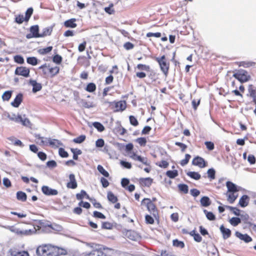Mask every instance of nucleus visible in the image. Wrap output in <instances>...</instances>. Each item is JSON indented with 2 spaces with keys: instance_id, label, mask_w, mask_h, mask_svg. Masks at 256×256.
Masks as SVG:
<instances>
[{
  "instance_id": "nucleus-1",
  "label": "nucleus",
  "mask_w": 256,
  "mask_h": 256,
  "mask_svg": "<svg viewBox=\"0 0 256 256\" xmlns=\"http://www.w3.org/2000/svg\"><path fill=\"white\" fill-rule=\"evenodd\" d=\"M54 248L50 244H45L44 246H40L37 248L36 254L39 256H45L52 255L56 256V255L52 254V250Z\"/></svg>"
},
{
  "instance_id": "nucleus-2",
  "label": "nucleus",
  "mask_w": 256,
  "mask_h": 256,
  "mask_svg": "<svg viewBox=\"0 0 256 256\" xmlns=\"http://www.w3.org/2000/svg\"><path fill=\"white\" fill-rule=\"evenodd\" d=\"M142 204H144L146 206L148 210L150 212L154 218L157 219L158 217V212L154 204L151 200L148 198H144L142 202Z\"/></svg>"
},
{
  "instance_id": "nucleus-3",
  "label": "nucleus",
  "mask_w": 256,
  "mask_h": 256,
  "mask_svg": "<svg viewBox=\"0 0 256 256\" xmlns=\"http://www.w3.org/2000/svg\"><path fill=\"white\" fill-rule=\"evenodd\" d=\"M156 61L158 63L160 70L166 76L169 70V62L166 60L165 56H162L160 58H156Z\"/></svg>"
},
{
  "instance_id": "nucleus-4",
  "label": "nucleus",
  "mask_w": 256,
  "mask_h": 256,
  "mask_svg": "<svg viewBox=\"0 0 256 256\" xmlns=\"http://www.w3.org/2000/svg\"><path fill=\"white\" fill-rule=\"evenodd\" d=\"M233 76L238 80L241 83L248 82L250 78V75L247 71L244 70H240L233 74Z\"/></svg>"
},
{
  "instance_id": "nucleus-5",
  "label": "nucleus",
  "mask_w": 256,
  "mask_h": 256,
  "mask_svg": "<svg viewBox=\"0 0 256 256\" xmlns=\"http://www.w3.org/2000/svg\"><path fill=\"white\" fill-rule=\"evenodd\" d=\"M39 27L38 25L32 26L30 28V33L26 35L28 39L32 38H40V34L38 33Z\"/></svg>"
},
{
  "instance_id": "nucleus-6",
  "label": "nucleus",
  "mask_w": 256,
  "mask_h": 256,
  "mask_svg": "<svg viewBox=\"0 0 256 256\" xmlns=\"http://www.w3.org/2000/svg\"><path fill=\"white\" fill-rule=\"evenodd\" d=\"M14 73L16 75L27 78L30 75V70L26 67L19 66L16 69Z\"/></svg>"
},
{
  "instance_id": "nucleus-7",
  "label": "nucleus",
  "mask_w": 256,
  "mask_h": 256,
  "mask_svg": "<svg viewBox=\"0 0 256 256\" xmlns=\"http://www.w3.org/2000/svg\"><path fill=\"white\" fill-rule=\"evenodd\" d=\"M42 191L46 196H56L58 194V192L56 190L52 189L46 186H42Z\"/></svg>"
},
{
  "instance_id": "nucleus-8",
  "label": "nucleus",
  "mask_w": 256,
  "mask_h": 256,
  "mask_svg": "<svg viewBox=\"0 0 256 256\" xmlns=\"http://www.w3.org/2000/svg\"><path fill=\"white\" fill-rule=\"evenodd\" d=\"M192 164L194 166H197L201 168H204L206 166L204 160L198 156L193 159Z\"/></svg>"
},
{
  "instance_id": "nucleus-9",
  "label": "nucleus",
  "mask_w": 256,
  "mask_h": 256,
  "mask_svg": "<svg viewBox=\"0 0 256 256\" xmlns=\"http://www.w3.org/2000/svg\"><path fill=\"white\" fill-rule=\"evenodd\" d=\"M70 182L67 183L66 186L69 188L75 189L77 188L78 184L74 174L69 175Z\"/></svg>"
},
{
  "instance_id": "nucleus-10",
  "label": "nucleus",
  "mask_w": 256,
  "mask_h": 256,
  "mask_svg": "<svg viewBox=\"0 0 256 256\" xmlns=\"http://www.w3.org/2000/svg\"><path fill=\"white\" fill-rule=\"evenodd\" d=\"M226 186L228 190V192L235 193L240 190V187L237 186L233 182L228 181L226 182Z\"/></svg>"
},
{
  "instance_id": "nucleus-11",
  "label": "nucleus",
  "mask_w": 256,
  "mask_h": 256,
  "mask_svg": "<svg viewBox=\"0 0 256 256\" xmlns=\"http://www.w3.org/2000/svg\"><path fill=\"white\" fill-rule=\"evenodd\" d=\"M236 236L239 238L240 240H244L246 242H249L252 241V238L247 234H242L238 232H236L235 233Z\"/></svg>"
},
{
  "instance_id": "nucleus-12",
  "label": "nucleus",
  "mask_w": 256,
  "mask_h": 256,
  "mask_svg": "<svg viewBox=\"0 0 256 256\" xmlns=\"http://www.w3.org/2000/svg\"><path fill=\"white\" fill-rule=\"evenodd\" d=\"M22 94L21 93L17 94L14 100L11 102V104L14 108H18L22 100Z\"/></svg>"
},
{
  "instance_id": "nucleus-13",
  "label": "nucleus",
  "mask_w": 256,
  "mask_h": 256,
  "mask_svg": "<svg viewBox=\"0 0 256 256\" xmlns=\"http://www.w3.org/2000/svg\"><path fill=\"white\" fill-rule=\"evenodd\" d=\"M30 84L32 86V92H36L42 88V84L38 83L36 80H30Z\"/></svg>"
},
{
  "instance_id": "nucleus-14",
  "label": "nucleus",
  "mask_w": 256,
  "mask_h": 256,
  "mask_svg": "<svg viewBox=\"0 0 256 256\" xmlns=\"http://www.w3.org/2000/svg\"><path fill=\"white\" fill-rule=\"evenodd\" d=\"M220 228L222 234L224 239H227L230 237L231 231L230 229L225 228L223 225H222Z\"/></svg>"
},
{
  "instance_id": "nucleus-15",
  "label": "nucleus",
  "mask_w": 256,
  "mask_h": 256,
  "mask_svg": "<svg viewBox=\"0 0 256 256\" xmlns=\"http://www.w3.org/2000/svg\"><path fill=\"white\" fill-rule=\"evenodd\" d=\"M48 76L52 78L56 75L60 71V68L58 66H56L54 67H52L50 65L49 68H48Z\"/></svg>"
},
{
  "instance_id": "nucleus-16",
  "label": "nucleus",
  "mask_w": 256,
  "mask_h": 256,
  "mask_svg": "<svg viewBox=\"0 0 256 256\" xmlns=\"http://www.w3.org/2000/svg\"><path fill=\"white\" fill-rule=\"evenodd\" d=\"M249 197L247 195H243L239 200V204L240 206L244 208L248 204Z\"/></svg>"
},
{
  "instance_id": "nucleus-17",
  "label": "nucleus",
  "mask_w": 256,
  "mask_h": 256,
  "mask_svg": "<svg viewBox=\"0 0 256 256\" xmlns=\"http://www.w3.org/2000/svg\"><path fill=\"white\" fill-rule=\"evenodd\" d=\"M140 182L144 186L149 187L152 182V179L150 178H140Z\"/></svg>"
},
{
  "instance_id": "nucleus-18",
  "label": "nucleus",
  "mask_w": 256,
  "mask_h": 256,
  "mask_svg": "<svg viewBox=\"0 0 256 256\" xmlns=\"http://www.w3.org/2000/svg\"><path fill=\"white\" fill-rule=\"evenodd\" d=\"M116 111L124 110L126 108V103L124 101H120L115 104Z\"/></svg>"
},
{
  "instance_id": "nucleus-19",
  "label": "nucleus",
  "mask_w": 256,
  "mask_h": 256,
  "mask_svg": "<svg viewBox=\"0 0 256 256\" xmlns=\"http://www.w3.org/2000/svg\"><path fill=\"white\" fill-rule=\"evenodd\" d=\"M52 31V28L51 26L44 28L42 32L40 34V38L50 35Z\"/></svg>"
},
{
  "instance_id": "nucleus-20",
  "label": "nucleus",
  "mask_w": 256,
  "mask_h": 256,
  "mask_svg": "<svg viewBox=\"0 0 256 256\" xmlns=\"http://www.w3.org/2000/svg\"><path fill=\"white\" fill-rule=\"evenodd\" d=\"M76 20L75 18H71L67 20L64 22V26L66 28H74L76 26V24L75 23Z\"/></svg>"
},
{
  "instance_id": "nucleus-21",
  "label": "nucleus",
  "mask_w": 256,
  "mask_h": 256,
  "mask_svg": "<svg viewBox=\"0 0 256 256\" xmlns=\"http://www.w3.org/2000/svg\"><path fill=\"white\" fill-rule=\"evenodd\" d=\"M132 158L136 160H138L142 162L145 165H148V160L146 158L142 157L141 156H138L136 154H134Z\"/></svg>"
},
{
  "instance_id": "nucleus-22",
  "label": "nucleus",
  "mask_w": 256,
  "mask_h": 256,
  "mask_svg": "<svg viewBox=\"0 0 256 256\" xmlns=\"http://www.w3.org/2000/svg\"><path fill=\"white\" fill-rule=\"evenodd\" d=\"M16 198L20 201L25 202L26 200L27 196L26 194L22 191H18L16 192Z\"/></svg>"
},
{
  "instance_id": "nucleus-23",
  "label": "nucleus",
  "mask_w": 256,
  "mask_h": 256,
  "mask_svg": "<svg viewBox=\"0 0 256 256\" xmlns=\"http://www.w3.org/2000/svg\"><path fill=\"white\" fill-rule=\"evenodd\" d=\"M200 202L201 205L204 207L209 206L211 204L210 198L206 196L202 197L200 199Z\"/></svg>"
},
{
  "instance_id": "nucleus-24",
  "label": "nucleus",
  "mask_w": 256,
  "mask_h": 256,
  "mask_svg": "<svg viewBox=\"0 0 256 256\" xmlns=\"http://www.w3.org/2000/svg\"><path fill=\"white\" fill-rule=\"evenodd\" d=\"M186 174L188 176L196 180H200L201 178L200 174L195 172H188L186 173Z\"/></svg>"
},
{
  "instance_id": "nucleus-25",
  "label": "nucleus",
  "mask_w": 256,
  "mask_h": 256,
  "mask_svg": "<svg viewBox=\"0 0 256 256\" xmlns=\"http://www.w3.org/2000/svg\"><path fill=\"white\" fill-rule=\"evenodd\" d=\"M227 196H228V200H227L228 201L230 204H232L236 200V198H238V194L236 195L235 193L229 192V194H227Z\"/></svg>"
},
{
  "instance_id": "nucleus-26",
  "label": "nucleus",
  "mask_w": 256,
  "mask_h": 256,
  "mask_svg": "<svg viewBox=\"0 0 256 256\" xmlns=\"http://www.w3.org/2000/svg\"><path fill=\"white\" fill-rule=\"evenodd\" d=\"M8 118L13 121H14L18 123L20 121L22 120V116L20 115L16 116L15 114H8Z\"/></svg>"
},
{
  "instance_id": "nucleus-27",
  "label": "nucleus",
  "mask_w": 256,
  "mask_h": 256,
  "mask_svg": "<svg viewBox=\"0 0 256 256\" xmlns=\"http://www.w3.org/2000/svg\"><path fill=\"white\" fill-rule=\"evenodd\" d=\"M36 138L37 140H40V145H47L48 144L49 138H45L42 136H40V135L36 136Z\"/></svg>"
},
{
  "instance_id": "nucleus-28",
  "label": "nucleus",
  "mask_w": 256,
  "mask_h": 256,
  "mask_svg": "<svg viewBox=\"0 0 256 256\" xmlns=\"http://www.w3.org/2000/svg\"><path fill=\"white\" fill-rule=\"evenodd\" d=\"M8 140L15 146H20V147L24 146V144H22V142L20 140H16L14 137H10L8 138Z\"/></svg>"
},
{
  "instance_id": "nucleus-29",
  "label": "nucleus",
  "mask_w": 256,
  "mask_h": 256,
  "mask_svg": "<svg viewBox=\"0 0 256 256\" xmlns=\"http://www.w3.org/2000/svg\"><path fill=\"white\" fill-rule=\"evenodd\" d=\"M229 222L232 226H236L241 222V220L238 217H233L230 220Z\"/></svg>"
},
{
  "instance_id": "nucleus-30",
  "label": "nucleus",
  "mask_w": 256,
  "mask_h": 256,
  "mask_svg": "<svg viewBox=\"0 0 256 256\" xmlns=\"http://www.w3.org/2000/svg\"><path fill=\"white\" fill-rule=\"evenodd\" d=\"M92 126L100 132H102L105 130L104 126L99 122H93Z\"/></svg>"
},
{
  "instance_id": "nucleus-31",
  "label": "nucleus",
  "mask_w": 256,
  "mask_h": 256,
  "mask_svg": "<svg viewBox=\"0 0 256 256\" xmlns=\"http://www.w3.org/2000/svg\"><path fill=\"white\" fill-rule=\"evenodd\" d=\"M11 255L12 256H30L28 253L26 251H12Z\"/></svg>"
},
{
  "instance_id": "nucleus-32",
  "label": "nucleus",
  "mask_w": 256,
  "mask_h": 256,
  "mask_svg": "<svg viewBox=\"0 0 256 256\" xmlns=\"http://www.w3.org/2000/svg\"><path fill=\"white\" fill-rule=\"evenodd\" d=\"M70 150L73 154V158L74 160H77L78 159V155L82 154V150L78 148H71Z\"/></svg>"
},
{
  "instance_id": "nucleus-33",
  "label": "nucleus",
  "mask_w": 256,
  "mask_h": 256,
  "mask_svg": "<svg viewBox=\"0 0 256 256\" xmlns=\"http://www.w3.org/2000/svg\"><path fill=\"white\" fill-rule=\"evenodd\" d=\"M109 201L112 203H115L118 201V198L115 196L114 194L110 192H108L107 195Z\"/></svg>"
},
{
  "instance_id": "nucleus-34",
  "label": "nucleus",
  "mask_w": 256,
  "mask_h": 256,
  "mask_svg": "<svg viewBox=\"0 0 256 256\" xmlns=\"http://www.w3.org/2000/svg\"><path fill=\"white\" fill-rule=\"evenodd\" d=\"M166 175L170 178H174L178 176L177 170H168L166 172Z\"/></svg>"
},
{
  "instance_id": "nucleus-35",
  "label": "nucleus",
  "mask_w": 256,
  "mask_h": 256,
  "mask_svg": "<svg viewBox=\"0 0 256 256\" xmlns=\"http://www.w3.org/2000/svg\"><path fill=\"white\" fill-rule=\"evenodd\" d=\"M98 171L102 174L104 176L108 178L109 176L108 172L104 170L102 166L101 165H98L97 167Z\"/></svg>"
},
{
  "instance_id": "nucleus-36",
  "label": "nucleus",
  "mask_w": 256,
  "mask_h": 256,
  "mask_svg": "<svg viewBox=\"0 0 256 256\" xmlns=\"http://www.w3.org/2000/svg\"><path fill=\"white\" fill-rule=\"evenodd\" d=\"M96 90V86L94 83L92 82L89 83L86 88V90L90 92H94Z\"/></svg>"
},
{
  "instance_id": "nucleus-37",
  "label": "nucleus",
  "mask_w": 256,
  "mask_h": 256,
  "mask_svg": "<svg viewBox=\"0 0 256 256\" xmlns=\"http://www.w3.org/2000/svg\"><path fill=\"white\" fill-rule=\"evenodd\" d=\"M50 64H45L40 66L39 67V69L42 70L43 74L45 76H48V68H49Z\"/></svg>"
},
{
  "instance_id": "nucleus-38",
  "label": "nucleus",
  "mask_w": 256,
  "mask_h": 256,
  "mask_svg": "<svg viewBox=\"0 0 256 256\" xmlns=\"http://www.w3.org/2000/svg\"><path fill=\"white\" fill-rule=\"evenodd\" d=\"M26 62L28 64L32 66H36L38 64V59L34 56L28 58Z\"/></svg>"
},
{
  "instance_id": "nucleus-39",
  "label": "nucleus",
  "mask_w": 256,
  "mask_h": 256,
  "mask_svg": "<svg viewBox=\"0 0 256 256\" xmlns=\"http://www.w3.org/2000/svg\"><path fill=\"white\" fill-rule=\"evenodd\" d=\"M204 212L206 214V217L208 220H214L216 219V216L212 212H208L206 210H204Z\"/></svg>"
},
{
  "instance_id": "nucleus-40",
  "label": "nucleus",
  "mask_w": 256,
  "mask_h": 256,
  "mask_svg": "<svg viewBox=\"0 0 256 256\" xmlns=\"http://www.w3.org/2000/svg\"><path fill=\"white\" fill-rule=\"evenodd\" d=\"M88 256H106L105 254L100 250H93L90 252Z\"/></svg>"
},
{
  "instance_id": "nucleus-41",
  "label": "nucleus",
  "mask_w": 256,
  "mask_h": 256,
  "mask_svg": "<svg viewBox=\"0 0 256 256\" xmlns=\"http://www.w3.org/2000/svg\"><path fill=\"white\" fill-rule=\"evenodd\" d=\"M86 138V136L85 135H80V136L74 138L72 141L76 144H81L85 140Z\"/></svg>"
},
{
  "instance_id": "nucleus-42",
  "label": "nucleus",
  "mask_w": 256,
  "mask_h": 256,
  "mask_svg": "<svg viewBox=\"0 0 256 256\" xmlns=\"http://www.w3.org/2000/svg\"><path fill=\"white\" fill-rule=\"evenodd\" d=\"M52 46H50L46 48H41L38 50V52L41 54H46L52 51Z\"/></svg>"
},
{
  "instance_id": "nucleus-43",
  "label": "nucleus",
  "mask_w": 256,
  "mask_h": 256,
  "mask_svg": "<svg viewBox=\"0 0 256 256\" xmlns=\"http://www.w3.org/2000/svg\"><path fill=\"white\" fill-rule=\"evenodd\" d=\"M172 244L173 246L176 247L183 248L184 246V242L182 241L178 240L177 239L173 240Z\"/></svg>"
},
{
  "instance_id": "nucleus-44",
  "label": "nucleus",
  "mask_w": 256,
  "mask_h": 256,
  "mask_svg": "<svg viewBox=\"0 0 256 256\" xmlns=\"http://www.w3.org/2000/svg\"><path fill=\"white\" fill-rule=\"evenodd\" d=\"M179 190L184 194H187L188 192V187L186 184H179L178 185Z\"/></svg>"
},
{
  "instance_id": "nucleus-45",
  "label": "nucleus",
  "mask_w": 256,
  "mask_h": 256,
  "mask_svg": "<svg viewBox=\"0 0 256 256\" xmlns=\"http://www.w3.org/2000/svg\"><path fill=\"white\" fill-rule=\"evenodd\" d=\"M33 12V9L32 8H28L26 12V16L24 17V20L26 22L28 21L32 14Z\"/></svg>"
},
{
  "instance_id": "nucleus-46",
  "label": "nucleus",
  "mask_w": 256,
  "mask_h": 256,
  "mask_svg": "<svg viewBox=\"0 0 256 256\" xmlns=\"http://www.w3.org/2000/svg\"><path fill=\"white\" fill-rule=\"evenodd\" d=\"M12 91H6L2 96V98L4 100H8L12 96Z\"/></svg>"
},
{
  "instance_id": "nucleus-47",
  "label": "nucleus",
  "mask_w": 256,
  "mask_h": 256,
  "mask_svg": "<svg viewBox=\"0 0 256 256\" xmlns=\"http://www.w3.org/2000/svg\"><path fill=\"white\" fill-rule=\"evenodd\" d=\"M248 92L250 94V96L252 97H256V90L254 88L253 86L250 84L248 86Z\"/></svg>"
},
{
  "instance_id": "nucleus-48",
  "label": "nucleus",
  "mask_w": 256,
  "mask_h": 256,
  "mask_svg": "<svg viewBox=\"0 0 256 256\" xmlns=\"http://www.w3.org/2000/svg\"><path fill=\"white\" fill-rule=\"evenodd\" d=\"M208 177L209 178H210V179H212V180H214L215 178V173H216V172H215V170L212 168H210L208 170Z\"/></svg>"
},
{
  "instance_id": "nucleus-49",
  "label": "nucleus",
  "mask_w": 256,
  "mask_h": 256,
  "mask_svg": "<svg viewBox=\"0 0 256 256\" xmlns=\"http://www.w3.org/2000/svg\"><path fill=\"white\" fill-rule=\"evenodd\" d=\"M191 158V156L189 154H186L185 155V158L184 160H182L180 162V164L182 166H184L186 165L189 162V160L190 158Z\"/></svg>"
},
{
  "instance_id": "nucleus-50",
  "label": "nucleus",
  "mask_w": 256,
  "mask_h": 256,
  "mask_svg": "<svg viewBox=\"0 0 256 256\" xmlns=\"http://www.w3.org/2000/svg\"><path fill=\"white\" fill-rule=\"evenodd\" d=\"M34 230H35V228H34V230H32L30 229V230H20L18 233H20L23 235H26V236L30 235L34 232H35Z\"/></svg>"
},
{
  "instance_id": "nucleus-51",
  "label": "nucleus",
  "mask_w": 256,
  "mask_h": 256,
  "mask_svg": "<svg viewBox=\"0 0 256 256\" xmlns=\"http://www.w3.org/2000/svg\"><path fill=\"white\" fill-rule=\"evenodd\" d=\"M86 195V192L84 190H82L80 192L76 194V198L78 200H82L84 196Z\"/></svg>"
},
{
  "instance_id": "nucleus-52",
  "label": "nucleus",
  "mask_w": 256,
  "mask_h": 256,
  "mask_svg": "<svg viewBox=\"0 0 256 256\" xmlns=\"http://www.w3.org/2000/svg\"><path fill=\"white\" fill-rule=\"evenodd\" d=\"M14 62L20 64H22L24 63V58L20 55H16L14 57Z\"/></svg>"
},
{
  "instance_id": "nucleus-53",
  "label": "nucleus",
  "mask_w": 256,
  "mask_h": 256,
  "mask_svg": "<svg viewBox=\"0 0 256 256\" xmlns=\"http://www.w3.org/2000/svg\"><path fill=\"white\" fill-rule=\"evenodd\" d=\"M52 61L56 64H60L62 61V57L58 54H56L53 57Z\"/></svg>"
},
{
  "instance_id": "nucleus-54",
  "label": "nucleus",
  "mask_w": 256,
  "mask_h": 256,
  "mask_svg": "<svg viewBox=\"0 0 256 256\" xmlns=\"http://www.w3.org/2000/svg\"><path fill=\"white\" fill-rule=\"evenodd\" d=\"M24 20V18L23 15H18L16 16L15 22L18 24H22Z\"/></svg>"
},
{
  "instance_id": "nucleus-55",
  "label": "nucleus",
  "mask_w": 256,
  "mask_h": 256,
  "mask_svg": "<svg viewBox=\"0 0 256 256\" xmlns=\"http://www.w3.org/2000/svg\"><path fill=\"white\" fill-rule=\"evenodd\" d=\"M18 123H21L23 126H30V121L29 120L26 118L22 116V120L20 121Z\"/></svg>"
},
{
  "instance_id": "nucleus-56",
  "label": "nucleus",
  "mask_w": 256,
  "mask_h": 256,
  "mask_svg": "<svg viewBox=\"0 0 256 256\" xmlns=\"http://www.w3.org/2000/svg\"><path fill=\"white\" fill-rule=\"evenodd\" d=\"M48 144L50 146H58V145L60 144V142H59V140L55 139L52 140L50 138H49Z\"/></svg>"
},
{
  "instance_id": "nucleus-57",
  "label": "nucleus",
  "mask_w": 256,
  "mask_h": 256,
  "mask_svg": "<svg viewBox=\"0 0 256 256\" xmlns=\"http://www.w3.org/2000/svg\"><path fill=\"white\" fill-rule=\"evenodd\" d=\"M58 153L62 158H68V153L63 148H59Z\"/></svg>"
},
{
  "instance_id": "nucleus-58",
  "label": "nucleus",
  "mask_w": 256,
  "mask_h": 256,
  "mask_svg": "<svg viewBox=\"0 0 256 256\" xmlns=\"http://www.w3.org/2000/svg\"><path fill=\"white\" fill-rule=\"evenodd\" d=\"M130 121L132 125L134 126H137L138 124V121L136 118L133 116H130Z\"/></svg>"
},
{
  "instance_id": "nucleus-59",
  "label": "nucleus",
  "mask_w": 256,
  "mask_h": 256,
  "mask_svg": "<svg viewBox=\"0 0 256 256\" xmlns=\"http://www.w3.org/2000/svg\"><path fill=\"white\" fill-rule=\"evenodd\" d=\"M94 216L96 218H99L101 219H105L106 216L103 214L102 212H98V211H94Z\"/></svg>"
},
{
  "instance_id": "nucleus-60",
  "label": "nucleus",
  "mask_w": 256,
  "mask_h": 256,
  "mask_svg": "<svg viewBox=\"0 0 256 256\" xmlns=\"http://www.w3.org/2000/svg\"><path fill=\"white\" fill-rule=\"evenodd\" d=\"M136 142L141 146H144L146 143V138H139L136 140Z\"/></svg>"
},
{
  "instance_id": "nucleus-61",
  "label": "nucleus",
  "mask_w": 256,
  "mask_h": 256,
  "mask_svg": "<svg viewBox=\"0 0 256 256\" xmlns=\"http://www.w3.org/2000/svg\"><path fill=\"white\" fill-rule=\"evenodd\" d=\"M46 166L49 168H54L57 166L56 162L54 160H49L46 162Z\"/></svg>"
},
{
  "instance_id": "nucleus-62",
  "label": "nucleus",
  "mask_w": 256,
  "mask_h": 256,
  "mask_svg": "<svg viewBox=\"0 0 256 256\" xmlns=\"http://www.w3.org/2000/svg\"><path fill=\"white\" fill-rule=\"evenodd\" d=\"M204 144L206 146V148L210 150H212L214 148V144L212 142H206Z\"/></svg>"
},
{
  "instance_id": "nucleus-63",
  "label": "nucleus",
  "mask_w": 256,
  "mask_h": 256,
  "mask_svg": "<svg viewBox=\"0 0 256 256\" xmlns=\"http://www.w3.org/2000/svg\"><path fill=\"white\" fill-rule=\"evenodd\" d=\"M145 219L147 224H153L154 223V218L150 215L146 214L145 216Z\"/></svg>"
},
{
  "instance_id": "nucleus-64",
  "label": "nucleus",
  "mask_w": 256,
  "mask_h": 256,
  "mask_svg": "<svg viewBox=\"0 0 256 256\" xmlns=\"http://www.w3.org/2000/svg\"><path fill=\"white\" fill-rule=\"evenodd\" d=\"M104 144V142L102 138L98 139L96 142V146L98 148H102Z\"/></svg>"
}]
</instances>
